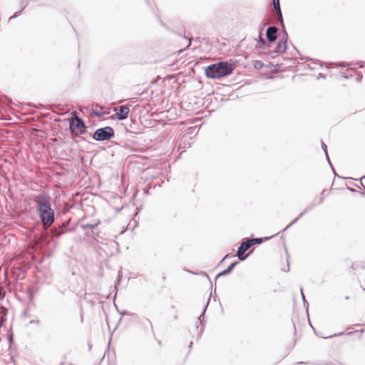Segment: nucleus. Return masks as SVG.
Wrapping results in <instances>:
<instances>
[{"mask_svg": "<svg viewBox=\"0 0 365 365\" xmlns=\"http://www.w3.org/2000/svg\"><path fill=\"white\" fill-rule=\"evenodd\" d=\"M21 11H16L15 12V14H14V16H11L10 17V19H14V18H16L17 16H19L20 15V14L21 13Z\"/></svg>", "mask_w": 365, "mask_h": 365, "instance_id": "nucleus-25", "label": "nucleus"}, {"mask_svg": "<svg viewBox=\"0 0 365 365\" xmlns=\"http://www.w3.org/2000/svg\"><path fill=\"white\" fill-rule=\"evenodd\" d=\"M122 315H125V314H128V313L126 312H123L121 313Z\"/></svg>", "mask_w": 365, "mask_h": 365, "instance_id": "nucleus-33", "label": "nucleus"}, {"mask_svg": "<svg viewBox=\"0 0 365 365\" xmlns=\"http://www.w3.org/2000/svg\"><path fill=\"white\" fill-rule=\"evenodd\" d=\"M298 364H305V363L303 361H301V362H299Z\"/></svg>", "mask_w": 365, "mask_h": 365, "instance_id": "nucleus-38", "label": "nucleus"}, {"mask_svg": "<svg viewBox=\"0 0 365 365\" xmlns=\"http://www.w3.org/2000/svg\"><path fill=\"white\" fill-rule=\"evenodd\" d=\"M300 291H301V294H302V297L304 304L305 305L307 304V305L308 306V302H307V301L305 299V296H304V294L303 293L302 288H301Z\"/></svg>", "mask_w": 365, "mask_h": 365, "instance_id": "nucleus-24", "label": "nucleus"}, {"mask_svg": "<svg viewBox=\"0 0 365 365\" xmlns=\"http://www.w3.org/2000/svg\"><path fill=\"white\" fill-rule=\"evenodd\" d=\"M4 297V293L2 289L0 288V299Z\"/></svg>", "mask_w": 365, "mask_h": 365, "instance_id": "nucleus-29", "label": "nucleus"}, {"mask_svg": "<svg viewBox=\"0 0 365 365\" xmlns=\"http://www.w3.org/2000/svg\"><path fill=\"white\" fill-rule=\"evenodd\" d=\"M364 178H365V175H364V176H363V177L361 178V180H362V179H364Z\"/></svg>", "mask_w": 365, "mask_h": 365, "instance_id": "nucleus-41", "label": "nucleus"}, {"mask_svg": "<svg viewBox=\"0 0 365 365\" xmlns=\"http://www.w3.org/2000/svg\"><path fill=\"white\" fill-rule=\"evenodd\" d=\"M187 41H188L187 44L186 45L185 48H187L190 46L191 44V41H190V38H187Z\"/></svg>", "mask_w": 365, "mask_h": 365, "instance_id": "nucleus-28", "label": "nucleus"}, {"mask_svg": "<svg viewBox=\"0 0 365 365\" xmlns=\"http://www.w3.org/2000/svg\"><path fill=\"white\" fill-rule=\"evenodd\" d=\"M266 46H269V45L266 42V41L262 37V31L259 35V41H258V48H264Z\"/></svg>", "mask_w": 365, "mask_h": 365, "instance_id": "nucleus-14", "label": "nucleus"}, {"mask_svg": "<svg viewBox=\"0 0 365 365\" xmlns=\"http://www.w3.org/2000/svg\"><path fill=\"white\" fill-rule=\"evenodd\" d=\"M349 190H350V191H351V192H354V191H355V190H354V189H353V188H349Z\"/></svg>", "mask_w": 365, "mask_h": 365, "instance_id": "nucleus-34", "label": "nucleus"}, {"mask_svg": "<svg viewBox=\"0 0 365 365\" xmlns=\"http://www.w3.org/2000/svg\"><path fill=\"white\" fill-rule=\"evenodd\" d=\"M245 240L248 242L250 246L252 247V245H254L255 244L262 243L264 240L262 238H252V239L247 238Z\"/></svg>", "mask_w": 365, "mask_h": 365, "instance_id": "nucleus-15", "label": "nucleus"}, {"mask_svg": "<svg viewBox=\"0 0 365 365\" xmlns=\"http://www.w3.org/2000/svg\"><path fill=\"white\" fill-rule=\"evenodd\" d=\"M99 224H100V220H93V222L91 223L81 224V227L83 230H91V233L86 232V235L88 237H93V239H96L99 235V232H96L94 230L99 225Z\"/></svg>", "mask_w": 365, "mask_h": 365, "instance_id": "nucleus-6", "label": "nucleus"}, {"mask_svg": "<svg viewBox=\"0 0 365 365\" xmlns=\"http://www.w3.org/2000/svg\"><path fill=\"white\" fill-rule=\"evenodd\" d=\"M354 332H351V331H349V332H347L346 333V335H351ZM345 333L344 332H339V333H336V334H334L332 335H330V336H322L324 339H329V338H331V337H334V336H341V335H344Z\"/></svg>", "mask_w": 365, "mask_h": 365, "instance_id": "nucleus-19", "label": "nucleus"}, {"mask_svg": "<svg viewBox=\"0 0 365 365\" xmlns=\"http://www.w3.org/2000/svg\"><path fill=\"white\" fill-rule=\"evenodd\" d=\"M272 4L276 12L281 11L279 0H272Z\"/></svg>", "mask_w": 365, "mask_h": 365, "instance_id": "nucleus-20", "label": "nucleus"}, {"mask_svg": "<svg viewBox=\"0 0 365 365\" xmlns=\"http://www.w3.org/2000/svg\"><path fill=\"white\" fill-rule=\"evenodd\" d=\"M158 344H159L160 345H161V341H158Z\"/></svg>", "mask_w": 365, "mask_h": 365, "instance_id": "nucleus-40", "label": "nucleus"}, {"mask_svg": "<svg viewBox=\"0 0 365 365\" xmlns=\"http://www.w3.org/2000/svg\"><path fill=\"white\" fill-rule=\"evenodd\" d=\"M192 345V342H190V348H191Z\"/></svg>", "mask_w": 365, "mask_h": 365, "instance_id": "nucleus-37", "label": "nucleus"}, {"mask_svg": "<svg viewBox=\"0 0 365 365\" xmlns=\"http://www.w3.org/2000/svg\"><path fill=\"white\" fill-rule=\"evenodd\" d=\"M114 130L110 126L97 129L93 134V138L97 141L110 140L114 136Z\"/></svg>", "mask_w": 365, "mask_h": 365, "instance_id": "nucleus-4", "label": "nucleus"}, {"mask_svg": "<svg viewBox=\"0 0 365 365\" xmlns=\"http://www.w3.org/2000/svg\"><path fill=\"white\" fill-rule=\"evenodd\" d=\"M324 192H325L324 190V191H322V194H321V196H324Z\"/></svg>", "mask_w": 365, "mask_h": 365, "instance_id": "nucleus-35", "label": "nucleus"}, {"mask_svg": "<svg viewBox=\"0 0 365 365\" xmlns=\"http://www.w3.org/2000/svg\"><path fill=\"white\" fill-rule=\"evenodd\" d=\"M175 319H177L178 318V316L177 315H175L174 316Z\"/></svg>", "mask_w": 365, "mask_h": 365, "instance_id": "nucleus-39", "label": "nucleus"}, {"mask_svg": "<svg viewBox=\"0 0 365 365\" xmlns=\"http://www.w3.org/2000/svg\"><path fill=\"white\" fill-rule=\"evenodd\" d=\"M324 196H320L317 201L314 200L312 203H310L307 207L304 208V210L299 214V215L296 219H294L289 225L287 226V227L284 230L288 229L294 223H296L303 215L311 211L317 205L322 204L324 201Z\"/></svg>", "mask_w": 365, "mask_h": 365, "instance_id": "nucleus-5", "label": "nucleus"}, {"mask_svg": "<svg viewBox=\"0 0 365 365\" xmlns=\"http://www.w3.org/2000/svg\"><path fill=\"white\" fill-rule=\"evenodd\" d=\"M6 314H7V309H6L4 307H1V308H0L1 324H2L4 321L6 319Z\"/></svg>", "mask_w": 365, "mask_h": 365, "instance_id": "nucleus-17", "label": "nucleus"}, {"mask_svg": "<svg viewBox=\"0 0 365 365\" xmlns=\"http://www.w3.org/2000/svg\"><path fill=\"white\" fill-rule=\"evenodd\" d=\"M253 66L257 70H260L264 67V63L261 61H254Z\"/></svg>", "mask_w": 365, "mask_h": 365, "instance_id": "nucleus-18", "label": "nucleus"}, {"mask_svg": "<svg viewBox=\"0 0 365 365\" xmlns=\"http://www.w3.org/2000/svg\"><path fill=\"white\" fill-rule=\"evenodd\" d=\"M50 197L40 195L36 200V210L44 230H48L55 221V213L51 206Z\"/></svg>", "mask_w": 365, "mask_h": 365, "instance_id": "nucleus-1", "label": "nucleus"}, {"mask_svg": "<svg viewBox=\"0 0 365 365\" xmlns=\"http://www.w3.org/2000/svg\"><path fill=\"white\" fill-rule=\"evenodd\" d=\"M277 13V20L279 21L280 25L282 26V27L284 28V21H283V17H282V11H278V12H276Z\"/></svg>", "mask_w": 365, "mask_h": 365, "instance_id": "nucleus-21", "label": "nucleus"}, {"mask_svg": "<svg viewBox=\"0 0 365 365\" xmlns=\"http://www.w3.org/2000/svg\"><path fill=\"white\" fill-rule=\"evenodd\" d=\"M69 122V129L73 135L83 134L86 132V126L83 120L74 112Z\"/></svg>", "mask_w": 365, "mask_h": 365, "instance_id": "nucleus-3", "label": "nucleus"}, {"mask_svg": "<svg viewBox=\"0 0 365 365\" xmlns=\"http://www.w3.org/2000/svg\"><path fill=\"white\" fill-rule=\"evenodd\" d=\"M227 257H229V255H226L225 256V257H224V258L220 261V264H221V263H222V262H223L225 259H227Z\"/></svg>", "mask_w": 365, "mask_h": 365, "instance_id": "nucleus-30", "label": "nucleus"}, {"mask_svg": "<svg viewBox=\"0 0 365 365\" xmlns=\"http://www.w3.org/2000/svg\"><path fill=\"white\" fill-rule=\"evenodd\" d=\"M233 68L227 61H220L208 66L205 74L208 78L217 79L230 75Z\"/></svg>", "mask_w": 365, "mask_h": 365, "instance_id": "nucleus-2", "label": "nucleus"}, {"mask_svg": "<svg viewBox=\"0 0 365 365\" xmlns=\"http://www.w3.org/2000/svg\"><path fill=\"white\" fill-rule=\"evenodd\" d=\"M251 247L248 244V242L245 240L243 241L240 246L238 247L236 255L239 258L240 261H244L247 257V255H245V252L248 250Z\"/></svg>", "mask_w": 365, "mask_h": 365, "instance_id": "nucleus-8", "label": "nucleus"}, {"mask_svg": "<svg viewBox=\"0 0 365 365\" xmlns=\"http://www.w3.org/2000/svg\"><path fill=\"white\" fill-rule=\"evenodd\" d=\"M29 323L34 324H39L40 321L38 319H33V320H31Z\"/></svg>", "mask_w": 365, "mask_h": 365, "instance_id": "nucleus-26", "label": "nucleus"}, {"mask_svg": "<svg viewBox=\"0 0 365 365\" xmlns=\"http://www.w3.org/2000/svg\"><path fill=\"white\" fill-rule=\"evenodd\" d=\"M322 149H323V150H324V153H325V155H326L327 160H328V162H329V163L330 164V165H331V166H332V165H331V161H330V160H329V155H328V153H327V147L326 144H325L324 142H322ZM331 168H332V169H333V171H334V175H335L336 176H337V174L335 173V170H334V168H333V167H331ZM338 177H339V176L338 175Z\"/></svg>", "mask_w": 365, "mask_h": 365, "instance_id": "nucleus-16", "label": "nucleus"}, {"mask_svg": "<svg viewBox=\"0 0 365 365\" xmlns=\"http://www.w3.org/2000/svg\"><path fill=\"white\" fill-rule=\"evenodd\" d=\"M51 237L53 238H58L61 235L66 232L65 230H61L58 227H55L51 230Z\"/></svg>", "mask_w": 365, "mask_h": 365, "instance_id": "nucleus-13", "label": "nucleus"}, {"mask_svg": "<svg viewBox=\"0 0 365 365\" xmlns=\"http://www.w3.org/2000/svg\"><path fill=\"white\" fill-rule=\"evenodd\" d=\"M202 274L204 275V276H206L207 278H209V276L207 273L205 272H202Z\"/></svg>", "mask_w": 365, "mask_h": 365, "instance_id": "nucleus-31", "label": "nucleus"}, {"mask_svg": "<svg viewBox=\"0 0 365 365\" xmlns=\"http://www.w3.org/2000/svg\"><path fill=\"white\" fill-rule=\"evenodd\" d=\"M287 34L284 31L282 38L277 43L274 50L272 51L276 53H284L287 49Z\"/></svg>", "mask_w": 365, "mask_h": 365, "instance_id": "nucleus-9", "label": "nucleus"}, {"mask_svg": "<svg viewBox=\"0 0 365 365\" xmlns=\"http://www.w3.org/2000/svg\"><path fill=\"white\" fill-rule=\"evenodd\" d=\"M262 26H265L267 25V23L264 21H262Z\"/></svg>", "mask_w": 365, "mask_h": 365, "instance_id": "nucleus-32", "label": "nucleus"}, {"mask_svg": "<svg viewBox=\"0 0 365 365\" xmlns=\"http://www.w3.org/2000/svg\"><path fill=\"white\" fill-rule=\"evenodd\" d=\"M68 225V221H66L63 222L61 225L58 226V228L61 230H65L66 227Z\"/></svg>", "mask_w": 365, "mask_h": 365, "instance_id": "nucleus-23", "label": "nucleus"}, {"mask_svg": "<svg viewBox=\"0 0 365 365\" xmlns=\"http://www.w3.org/2000/svg\"><path fill=\"white\" fill-rule=\"evenodd\" d=\"M96 107H99V108H100V109H102V108H103L101 106H98V105H96Z\"/></svg>", "mask_w": 365, "mask_h": 365, "instance_id": "nucleus-36", "label": "nucleus"}, {"mask_svg": "<svg viewBox=\"0 0 365 365\" xmlns=\"http://www.w3.org/2000/svg\"><path fill=\"white\" fill-rule=\"evenodd\" d=\"M121 277H122L121 272H120V271H119V272H118V283L120 282Z\"/></svg>", "mask_w": 365, "mask_h": 365, "instance_id": "nucleus-27", "label": "nucleus"}, {"mask_svg": "<svg viewBox=\"0 0 365 365\" xmlns=\"http://www.w3.org/2000/svg\"><path fill=\"white\" fill-rule=\"evenodd\" d=\"M130 105H123L115 109L117 111L116 115L118 120H123L128 118L130 112Z\"/></svg>", "mask_w": 365, "mask_h": 365, "instance_id": "nucleus-7", "label": "nucleus"}, {"mask_svg": "<svg viewBox=\"0 0 365 365\" xmlns=\"http://www.w3.org/2000/svg\"><path fill=\"white\" fill-rule=\"evenodd\" d=\"M238 264L237 261H235L232 262L226 269L222 271L219 274H217L216 279H217L220 277L226 276L231 273V272L233 270L235 267Z\"/></svg>", "mask_w": 365, "mask_h": 365, "instance_id": "nucleus-11", "label": "nucleus"}, {"mask_svg": "<svg viewBox=\"0 0 365 365\" xmlns=\"http://www.w3.org/2000/svg\"><path fill=\"white\" fill-rule=\"evenodd\" d=\"M210 297L208 298L207 301V303H206V305H205V307L204 309V311L202 312V314L198 317V321L196 322V327H198V324H201L202 326V328L200 329V334L204 330V327L205 325L203 324V320L205 319V316H204V314L206 311V309L209 304V302H210Z\"/></svg>", "mask_w": 365, "mask_h": 365, "instance_id": "nucleus-12", "label": "nucleus"}, {"mask_svg": "<svg viewBox=\"0 0 365 365\" xmlns=\"http://www.w3.org/2000/svg\"><path fill=\"white\" fill-rule=\"evenodd\" d=\"M278 29L276 26H269L266 31V38L269 43H273L277 40Z\"/></svg>", "mask_w": 365, "mask_h": 365, "instance_id": "nucleus-10", "label": "nucleus"}, {"mask_svg": "<svg viewBox=\"0 0 365 365\" xmlns=\"http://www.w3.org/2000/svg\"><path fill=\"white\" fill-rule=\"evenodd\" d=\"M91 114L93 115V116H96V117H102L104 115V113H101V112H98L97 110H92L91 112Z\"/></svg>", "mask_w": 365, "mask_h": 365, "instance_id": "nucleus-22", "label": "nucleus"}]
</instances>
